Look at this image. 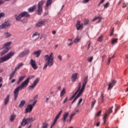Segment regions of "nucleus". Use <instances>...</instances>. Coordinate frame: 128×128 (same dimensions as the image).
<instances>
[{"label": "nucleus", "instance_id": "9d476101", "mask_svg": "<svg viewBox=\"0 0 128 128\" xmlns=\"http://www.w3.org/2000/svg\"><path fill=\"white\" fill-rule=\"evenodd\" d=\"M30 64L32 66V68H34V70H38V65L36 64V60L31 59Z\"/></svg>", "mask_w": 128, "mask_h": 128}, {"label": "nucleus", "instance_id": "58836bf2", "mask_svg": "<svg viewBox=\"0 0 128 128\" xmlns=\"http://www.w3.org/2000/svg\"><path fill=\"white\" fill-rule=\"evenodd\" d=\"M40 36V33L38 32H36L35 33H34L32 36V38H34V36Z\"/></svg>", "mask_w": 128, "mask_h": 128}, {"label": "nucleus", "instance_id": "13d9d810", "mask_svg": "<svg viewBox=\"0 0 128 128\" xmlns=\"http://www.w3.org/2000/svg\"><path fill=\"white\" fill-rule=\"evenodd\" d=\"M100 114H102V110H100V111L96 114V116H100Z\"/></svg>", "mask_w": 128, "mask_h": 128}, {"label": "nucleus", "instance_id": "7ed1b4c3", "mask_svg": "<svg viewBox=\"0 0 128 128\" xmlns=\"http://www.w3.org/2000/svg\"><path fill=\"white\" fill-rule=\"evenodd\" d=\"M88 76H85L84 78L83 82H82V86L80 89V90L79 91L78 94L76 96V97L74 98V99L73 100V101L72 102V104H74L76 100L78 98H80L84 94V90L86 89V84H88Z\"/></svg>", "mask_w": 128, "mask_h": 128}, {"label": "nucleus", "instance_id": "a18cd8bd", "mask_svg": "<svg viewBox=\"0 0 128 128\" xmlns=\"http://www.w3.org/2000/svg\"><path fill=\"white\" fill-rule=\"evenodd\" d=\"M104 0H101L98 4V6H100V4H104Z\"/></svg>", "mask_w": 128, "mask_h": 128}, {"label": "nucleus", "instance_id": "864d4df0", "mask_svg": "<svg viewBox=\"0 0 128 128\" xmlns=\"http://www.w3.org/2000/svg\"><path fill=\"white\" fill-rule=\"evenodd\" d=\"M82 98H80L78 102V106H80V104L82 103Z\"/></svg>", "mask_w": 128, "mask_h": 128}, {"label": "nucleus", "instance_id": "dca6fc26", "mask_svg": "<svg viewBox=\"0 0 128 128\" xmlns=\"http://www.w3.org/2000/svg\"><path fill=\"white\" fill-rule=\"evenodd\" d=\"M10 24L8 22H5L0 26V28H6L8 26H10Z\"/></svg>", "mask_w": 128, "mask_h": 128}, {"label": "nucleus", "instance_id": "9b49d317", "mask_svg": "<svg viewBox=\"0 0 128 128\" xmlns=\"http://www.w3.org/2000/svg\"><path fill=\"white\" fill-rule=\"evenodd\" d=\"M116 81L115 80H114L112 81V82L108 84V90H112L114 86H116Z\"/></svg>", "mask_w": 128, "mask_h": 128}, {"label": "nucleus", "instance_id": "f257e3e1", "mask_svg": "<svg viewBox=\"0 0 128 128\" xmlns=\"http://www.w3.org/2000/svg\"><path fill=\"white\" fill-rule=\"evenodd\" d=\"M54 52L50 53V55L46 54L44 56V60L46 62V63L43 68V70H46L48 66V68H52L54 64Z\"/></svg>", "mask_w": 128, "mask_h": 128}, {"label": "nucleus", "instance_id": "4be33fe9", "mask_svg": "<svg viewBox=\"0 0 128 128\" xmlns=\"http://www.w3.org/2000/svg\"><path fill=\"white\" fill-rule=\"evenodd\" d=\"M16 71L14 70L11 74H10V78H9L10 80L12 78H14V74H16Z\"/></svg>", "mask_w": 128, "mask_h": 128}, {"label": "nucleus", "instance_id": "49530a36", "mask_svg": "<svg viewBox=\"0 0 128 128\" xmlns=\"http://www.w3.org/2000/svg\"><path fill=\"white\" fill-rule=\"evenodd\" d=\"M114 28H112V30H111L110 36H112L114 35Z\"/></svg>", "mask_w": 128, "mask_h": 128}, {"label": "nucleus", "instance_id": "423d86ee", "mask_svg": "<svg viewBox=\"0 0 128 128\" xmlns=\"http://www.w3.org/2000/svg\"><path fill=\"white\" fill-rule=\"evenodd\" d=\"M10 44H12V42H6L4 45V50L1 52V56L6 54V52L10 50Z\"/></svg>", "mask_w": 128, "mask_h": 128}, {"label": "nucleus", "instance_id": "3c124183", "mask_svg": "<svg viewBox=\"0 0 128 128\" xmlns=\"http://www.w3.org/2000/svg\"><path fill=\"white\" fill-rule=\"evenodd\" d=\"M90 0H82V3L83 4H88V2H90Z\"/></svg>", "mask_w": 128, "mask_h": 128}, {"label": "nucleus", "instance_id": "de8ad7c7", "mask_svg": "<svg viewBox=\"0 0 128 128\" xmlns=\"http://www.w3.org/2000/svg\"><path fill=\"white\" fill-rule=\"evenodd\" d=\"M92 60H94V57L91 56L88 58V61L89 62H92Z\"/></svg>", "mask_w": 128, "mask_h": 128}, {"label": "nucleus", "instance_id": "a211bd4d", "mask_svg": "<svg viewBox=\"0 0 128 128\" xmlns=\"http://www.w3.org/2000/svg\"><path fill=\"white\" fill-rule=\"evenodd\" d=\"M22 18H30V15L26 12H24L20 13Z\"/></svg>", "mask_w": 128, "mask_h": 128}, {"label": "nucleus", "instance_id": "052dcab7", "mask_svg": "<svg viewBox=\"0 0 128 128\" xmlns=\"http://www.w3.org/2000/svg\"><path fill=\"white\" fill-rule=\"evenodd\" d=\"M68 97H66L65 100H64V101L63 102V104H66V102H68Z\"/></svg>", "mask_w": 128, "mask_h": 128}, {"label": "nucleus", "instance_id": "c85d7f7f", "mask_svg": "<svg viewBox=\"0 0 128 128\" xmlns=\"http://www.w3.org/2000/svg\"><path fill=\"white\" fill-rule=\"evenodd\" d=\"M24 76H21L19 77L18 81L17 82L18 84H20V82L24 80Z\"/></svg>", "mask_w": 128, "mask_h": 128}, {"label": "nucleus", "instance_id": "e2e57ef3", "mask_svg": "<svg viewBox=\"0 0 128 128\" xmlns=\"http://www.w3.org/2000/svg\"><path fill=\"white\" fill-rule=\"evenodd\" d=\"M50 98H46V104L48 102V100H50Z\"/></svg>", "mask_w": 128, "mask_h": 128}, {"label": "nucleus", "instance_id": "a19ab883", "mask_svg": "<svg viewBox=\"0 0 128 128\" xmlns=\"http://www.w3.org/2000/svg\"><path fill=\"white\" fill-rule=\"evenodd\" d=\"M107 116H106L105 115H104V117H103V120H104V124H106V118H107Z\"/></svg>", "mask_w": 128, "mask_h": 128}, {"label": "nucleus", "instance_id": "2f4dec72", "mask_svg": "<svg viewBox=\"0 0 128 128\" xmlns=\"http://www.w3.org/2000/svg\"><path fill=\"white\" fill-rule=\"evenodd\" d=\"M4 36H5L6 38H10V37L12 36V34L8 32H6L4 33Z\"/></svg>", "mask_w": 128, "mask_h": 128}, {"label": "nucleus", "instance_id": "8fccbe9b", "mask_svg": "<svg viewBox=\"0 0 128 128\" xmlns=\"http://www.w3.org/2000/svg\"><path fill=\"white\" fill-rule=\"evenodd\" d=\"M14 116L12 115L10 117V121L14 122Z\"/></svg>", "mask_w": 128, "mask_h": 128}, {"label": "nucleus", "instance_id": "6e6d98bb", "mask_svg": "<svg viewBox=\"0 0 128 128\" xmlns=\"http://www.w3.org/2000/svg\"><path fill=\"white\" fill-rule=\"evenodd\" d=\"M74 114H70V120H72V118H74Z\"/></svg>", "mask_w": 128, "mask_h": 128}, {"label": "nucleus", "instance_id": "f03ea898", "mask_svg": "<svg viewBox=\"0 0 128 128\" xmlns=\"http://www.w3.org/2000/svg\"><path fill=\"white\" fill-rule=\"evenodd\" d=\"M30 77H28L26 80L22 82L20 86H18L14 90V100H16V98H18V96L20 90H22L26 88L28 86V82H30Z\"/></svg>", "mask_w": 128, "mask_h": 128}, {"label": "nucleus", "instance_id": "680f3d73", "mask_svg": "<svg viewBox=\"0 0 128 128\" xmlns=\"http://www.w3.org/2000/svg\"><path fill=\"white\" fill-rule=\"evenodd\" d=\"M62 110H61L59 113L58 114L57 116H60V115L62 114Z\"/></svg>", "mask_w": 128, "mask_h": 128}, {"label": "nucleus", "instance_id": "338daca9", "mask_svg": "<svg viewBox=\"0 0 128 128\" xmlns=\"http://www.w3.org/2000/svg\"><path fill=\"white\" fill-rule=\"evenodd\" d=\"M110 60H112V58H110L108 60V62L107 63L108 64H110Z\"/></svg>", "mask_w": 128, "mask_h": 128}, {"label": "nucleus", "instance_id": "f3484780", "mask_svg": "<svg viewBox=\"0 0 128 128\" xmlns=\"http://www.w3.org/2000/svg\"><path fill=\"white\" fill-rule=\"evenodd\" d=\"M10 94H8L4 98V104L5 106H6V104H8V102H10Z\"/></svg>", "mask_w": 128, "mask_h": 128}, {"label": "nucleus", "instance_id": "4c0bfd02", "mask_svg": "<svg viewBox=\"0 0 128 128\" xmlns=\"http://www.w3.org/2000/svg\"><path fill=\"white\" fill-rule=\"evenodd\" d=\"M48 124L44 123L42 124V128H48Z\"/></svg>", "mask_w": 128, "mask_h": 128}, {"label": "nucleus", "instance_id": "ddd939ff", "mask_svg": "<svg viewBox=\"0 0 128 128\" xmlns=\"http://www.w3.org/2000/svg\"><path fill=\"white\" fill-rule=\"evenodd\" d=\"M46 20H42L41 21L38 22L36 26V28H39V26H44L46 24Z\"/></svg>", "mask_w": 128, "mask_h": 128}, {"label": "nucleus", "instance_id": "09e8293b", "mask_svg": "<svg viewBox=\"0 0 128 128\" xmlns=\"http://www.w3.org/2000/svg\"><path fill=\"white\" fill-rule=\"evenodd\" d=\"M6 16V14L4 12H1L0 13V18H3V16Z\"/></svg>", "mask_w": 128, "mask_h": 128}, {"label": "nucleus", "instance_id": "c03bdc74", "mask_svg": "<svg viewBox=\"0 0 128 128\" xmlns=\"http://www.w3.org/2000/svg\"><path fill=\"white\" fill-rule=\"evenodd\" d=\"M88 20H85L84 21V24H85L86 26H88Z\"/></svg>", "mask_w": 128, "mask_h": 128}, {"label": "nucleus", "instance_id": "1a4fd4ad", "mask_svg": "<svg viewBox=\"0 0 128 128\" xmlns=\"http://www.w3.org/2000/svg\"><path fill=\"white\" fill-rule=\"evenodd\" d=\"M78 90L74 94V95L71 98H69V100H72L73 98H76V94H78V92H80V88H82V83L81 82H79L78 84Z\"/></svg>", "mask_w": 128, "mask_h": 128}, {"label": "nucleus", "instance_id": "4d7b16f0", "mask_svg": "<svg viewBox=\"0 0 128 128\" xmlns=\"http://www.w3.org/2000/svg\"><path fill=\"white\" fill-rule=\"evenodd\" d=\"M58 60H62V56L58 55Z\"/></svg>", "mask_w": 128, "mask_h": 128}, {"label": "nucleus", "instance_id": "f8f14e48", "mask_svg": "<svg viewBox=\"0 0 128 128\" xmlns=\"http://www.w3.org/2000/svg\"><path fill=\"white\" fill-rule=\"evenodd\" d=\"M76 28L77 30H82V28H84V24H80V21L78 20L76 24Z\"/></svg>", "mask_w": 128, "mask_h": 128}, {"label": "nucleus", "instance_id": "c9c22d12", "mask_svg": "<svg viewBox=\"0 0 128 128\" xmlns=\"http://www.w3.org/2000/svg\"><path fill=\"white\" fill-rule=\"evenodd\" d=\"M118 38H114L112 40V44H116L118 42Z\"/></svg>", "mask_w": 128, "mask_h": 128}, {"label": "nucleus", "instance_id": "b1692460", "mask_svg": "<svg viewBox=\"0 0 128 128\" xmlns=\"http://www.w3.org/2000/svg\"><path fill=\"white\" fill-rule=\"evenodd\" d=\"M68 113L66 112L64 113V115L63 116V122H66V118H68Z\"/></svg>", "mask_w": 128, "mask_h": 128}, {"label": "nucleus", "instance_id": "f704fd0d", "mask_svg": "<svg viewBox=\"0 0 128 128\" xmlns=\"http://www.w3.org/2000/svg\"><path fill=\"white\" fill-rule=\"evenodd\" d=\"M18 58H24V56H26L24 52H22L18 55Z\"/></svg>", "mask_w": 128, "mask_h": 128}, {"label": "nucleus", "instance_id": "c756f323", "mask_svg": "<svg viewBox=\"0 0 128 128\" xmlns=\"http://www.w3.org/2000/svg\"><path fill=\"white\" fill-rule=\"evenodd\" d=\"M66 94V88H64L60 92V96H64Z\"/></svg>", "mask_w": 128, "mask_h": 128}, {"label": "nucleus", "instance_id": "cd10ccee", "mask_svg": "<svg viewBox=\"0 0 128 128\" xmlns=\"http://www.w3.org/2000/svg\"><path fill=\"white\" fill-rule=\"evenodd\" d=\"M58 118H60V116L56 115V116L54 122H53V126H54V124H56V122H58Z\"/></svg>", "mask_w": 128, "mask_h": 128}, {"label": "nucleus", "instance_id": "4468645a", "mask_svg": "<svg viewBox=\"0 0 128 128\" xmlns=\"http://www.w3.org/2000/svg\"><path fill=\"white\" fill-rule=\"evenodd\" d=\"M33 106L32 104H29L27 108L25 110V114H28V112H31L32 110Z\"/></svg>", "mask_w": 128, "mask_h": 128}, {"label": "nucleus", "instance_id": "ea45409f", "mask_svg": "<svg viewBox=\"0 0 128 128\" xmlns=\"http://www.w3.org/2000/svg\"><path fill=\"white\" fill-rule=\"evenodd\" d=\"M112 108H114V106H112L110 109L108 110V114H112Z\"/></svg>", "mask_w": 128, "mask_h": 128}, {"label": "nucleus", "instance_id": "79ce46f5", "mask_svg": "<svg viewBox=\"0 0 128 128\" xmlns=\"http://www.w3.org/2000/svg\"><path fill=\"white\" fill-rule=\"evenodd\" d=\"M109 6H110V2H108L106 4L104 5V8H108Z\"/></svg>", "mask_w": 128, "mask_h": 128}, {"label": "nucleus", "instance_id": "5701e85b", "mask_svg": "<svg viewBox=\"0 0 128 128\" xmlns=\"http://www.w3.org/2000/svg\"><path fill=\"white\" fill-rule=\"evenodd\" d=\"M52 0H47L46 6L48 8V6H52Z\"/></svg>", "mask_w": 128, "mask_h": 128}, {"label": "nucleus", "instance_id": "72a5a7b5", "mask_svg": "<svg viewBox=\"0 0 128 128\" xmlns=\"http://www.w3.org/2000/svg\"><path fill=\"white\" fill-rule=\"evenodd\" d=\"M22 17L20 14L18 16L16 17V20H22Z\"/></svg>", "mask_w": 128, "mask_h": 128}, {"label": "nucleus", "instance_id": "6e6552de", "mask_svg": "<svg viewBox=\"0 0 128 128\" xmlns=\"http://www.w3.org/2000/svg\"><path fill=\"white\" fill-rule=\"evenodd\" d=\"M40 78H36L35 80H34L33 84L31 86H28L29 90H34V88L35 86H36V84H38L40 82Z\"/></svg>", "mask_w": 128, "mask_h": 128}, {"label": "nucleus", "instance_id": "473e14b6", "mask_svg": "<svg viewBox=\"0 0 128 128\" xmlns=\"http://www.w3.org/2000/svg\"><path fill=\"white\" fill-rule=\"evenodd\" d=\"M80 37H77L74 40V42H75V44H78V42H80Z\"/></svg>", "mask_w": 128, "mask_h": 128}, {"label": "nucleus", "instance_id": "7c9ffc66", "mask_svg": "<svg viewBox=\"0 0 128 128\" xmlns=\"http://www.w3.org/2000/svg\"><path fill=\"white\" fill-rule=\"evenodd\" d=\"M23 53L24 54V55L26 56H28L30 54V50H24V52H23Z\"/></svg>", "mask_w": 128, "mask_h": 128}, {"label": "nucleus", "instance_id": "aec40b11", "mask_svg": "<svg viewBox=\"0 0 128 128\" xmlns=\"http://www.w3.org/2000/svg\"><path fill=\"white\" fill-rule=\"evenodd\" d=\"M36 6L34 5V6L30 7L29 8H28V11L30 12H34L36 10Z\"/></svg>", "mask_w": 128, "mask_h": 128}, {"label": "nucleus", "instance_id": "774afa93", "mask_svg": "<svg viewBox=\"0 0 128 128\" xmlns=\"http://www.w3.org/2000/svg\"><path fill=\"white\" fill-rule=\"evenodd\" d=\"M21 22H24V24H26V22H27V20H22Z\"/></svg>", "mask_w": 128, "mask_h": 128}, {"label": "nucleus", "instance_id": "0eeeda50", "mask_svg": "<svg viewBox=\"0 0 128 128\" xmlns=\"http://www.w3.org/2000/svg\"><path fill=\"white\" fill-rule=\"evenodd\" d=\"M34 120H36V118H28L26 119V118H24L22 120L21 124L22 126H24L26 124H30L32 122H34Z\"/></svg>", "mask_w": 128, "mask_h": 128}, {"label": "nucleus", "instance_id": "412c9836", "mask_svg": "<svg viewBox=\"0 0 128 128\" xmlns=\"http://www.w3.org/2000/svg\"><path fill=\"white\" fill-rule=\"evenodd\" d=\"M22 66H24V64L22 62H21L20 64H19L15 68L14 70L15 72H16L17 70H20V68H22Z\"/></svg>", "mask_w": 128, "mask_h": 128}, {"label": "nucleus", "instance_id": "39448f33", "mask_svg": "<svg viewBox=\"0 0 128 128\" xmlns=\"http://www.w3.org/2000/svg\"><path fill=\"white\" fill-rule=\"evenodd\" d=\"M44 4V0H42L39 2L38 4L37 12H38V14L39 16H40V14H42Z\"/></svg>", "mask_w": 128, "mask_h": 128}, {"label": "nucleus", "instance_id": "a878e982", "mask_svg": "<svg viewBox=\"0 0 128 128\" xmlns=\"http://www.w3.org/2000/svg\"><path fill=\"white\" fill-rule=\"evenodd\" d=\"M68 46H70L72 44H74V42H72V39H68Z\"/></svg>", "mask_w": 128, "mask_h": 128}, {"label": "nucleus", "instance_id": "0e129e2a", "mask_svg": "<svg viewBox=\"0 0 128 128\" xmlns=\"http://www.w3.org/2000/svg\"><path fill=\"white\" fill-rule=\"evenodd\" d=\"M108 114H110L108 112H106L104 114V115H105L107 118L108 116Z\"/></svg>", "mask_w": 128, "mask_h": 128}, {"label": "nucleus", "instance_id": "603ef678", "mask_svg": "<svg viewBox=\"0 0 128 128\" xmlns=\"http://www.w3.org/2000/svg\"><path fill=\"white\" fill-rule=\"evenodd\" d=\"M36 102H38V100H34V101L33 102L32 104H31V106H32L34 107V106L36 104Z\"/></svg>", "mask_w": 128, "mask_h": 128}, {"label": "nucleus", "instance_id": "6ab92c4d", "mask_svg": "<svg viewBox=\"0 0 128 128\" xmlns=\"http://www.w3.org/2000/svg\"><path fill=\"white\" fill-rule=\"evenodd\" d=\"M42 53L41 50H38V51H36L32 53V54H34L35 56H36V58H38L40 56V54Z\"/></svg>", "mask_w": 128, "mask_h": 128}, {"label": "nucleus", "instance_id": "e433bc0d", "mask_svg": "<svg viewBox=\"0 0 128 128\" xmlns=\"http://www.w3.org/2000/svg\"><path fill=\"white\" fill-rule=\"evenodd\" d=\"M96 101L94 100L92 102V105H91V108L92 109L94 108V104H96Z\"/></svg>", "mask_w": 128, "mask_h": 128}, {"label": "nucleus", "instance_id": "bf43d9fd", "mask_svg": "<svg viewBox=\"0 0 128 128\" xmlns=\"http://www.w3.org/2000/svg\"><path fill=\"white\" fill-rule=\"evenodd\" d=\"M126 4L124 2L122 3V8H126Z\"/></svg>", "mask_w": 128, "mask_h": 128}, {"label": "nucleus", "instance_id": "5fc2aeb1", "mask_svg": "<svg viewBox=\"0 0 128 128\" xmlns=\"http://www.w3.org/2000/svg\"><path fill=\"white\" fill-rule=\"evenodd\" d=\"M120 110V106H117V107L115 109V113L117 112L118 110Z\"/></svg>", "mask_w": 128, "mask_h": 128}, {"label": "nucleus", "instance_id": "20e7f679", "mask_svg": "<svg viewBox=\"0 0 128 128\" xmlns=\"http://www.w3.org/2000/svg\"><path fill=\"white\" fill-rule=\"evenodd\" d=\"M14 54H16V52L11 51L6 55L0 58V64H2V62H7V60L12 58Z\"/></svg>", "mask_w": 128, "mask_h": 128}, {"label": "nucleus", "instance_id": "37998d69", "mask_svg": "<svg viewBox=\"0 0 128 128\" xmlns=\"http://www.w3.org/2000/svg\"><path fill=\"white\" fill-rule=\"evenodd\" d=\"M98 42H102V35H101L99 38H98Z\"/></svg>", "mask_w": 128, "mask_h": 128}, {"label": "nucleus", "instance_id": "69168bd1", "mask_svg": "<svg viewBox=\"0 0 128 128\" xmlns=\"http://www.w3.org/2000/svg\"><path fill=\"white\" fill-rule=\"evenodd\" d=\"M4 4V1L2 0H0V4Z\"/></svg>", "mask_w": 128, "mask_h": 128}, {"label": "nucleus", "instance_id": "bb28decb", "mask_svg": "<svg viewBox=\"0 0 128 128\" xmlns=\"http://www.w3.org/2000/svg\"><path fill=\"white\" fill-rule=\"evenodd\" d=\"M102 18L100 17V16L96 17V18H94L93 19L92 22H94V20H98L99 21L98 22H100V20H102Z\"/></svg>", "mask_w": 128, "mask_h": 128}, {"label": "nucleus", "instance_id": "393cba45", "mask_svg": "<svg viewBox=\"0 0 128 128\" xmlns=\"http://www.w3.org/2000/svg\"><path fill=\"white\" fill-rule=\"evenodd\" d=\"M26 104V101L24 100H22L20 104H19V108H24V106Z\"/></svg>", "mask_w": 128, "mask_h": 128}, {"label": "nucleus", "instance_id": "2eb2a0df", "mask_svg": "<svg viewBox=\"0 0 128 128\" xmlns=\"http://www.w3.org/2000/svg\"><path fill=\"white\" fill-rule=\"evenodd\" d=\"M78 73L73 74L71 77V80L72 82H74L76 80V78H78Z\"/></svg>", "mask_w": 128, "mask_h": 128}]
</instances>
